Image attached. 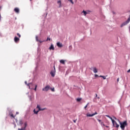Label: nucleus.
Returning a JSON list of instances; mask_svg holds the SVG:
<instances>
[{
	"label": "nucleus",
	"instance_id": "f257e3e1",
	"mask_svg": "<svg viewBox=\"0 0 130 130\" xmlns=\"http://www.w3.org/2000/svg\"><path fill=\"white\" fill-rule=\"evenodd\" d=\"M117 120L120 123V127L121 128V129L124 130V128L127 125V121H124V122H121L119 121V119H118Z\"/></svg>",
	"mask_w": 130,
	"mask_h": 130
},
{
	"label": "nucleus",
	"instance_id": "f03ea898",
	"mask_svg": "<svg viewBox=\"0 0 130 130\" xmlns=\"http://www.w3.org/2000/svg\"><path fill=\"white\" fill-rule=\"evenodd\" d=\"M129 21H130V15L127 20L121 24L120 25L121 28H122V27H123V26H125V25H127L129 23Z\"/></svg>",
	"mask_w": 130,
	"mask_h": 130
},
{
	"label": "nucleus",
	"instance_id": "7ed1b4c3",
	"mask_svg": "<svg viewBox=\"0 0 130 130\" xmlns=\"http://www.w3.org/2000/svg\"><path fill=\"white\" fill-rule=\"evenodd\" d=\"M15 120L16 122L17 123V125H20V126H22L23 123H24V122L22 119L19 120V123H18V119L15 118Z\"/></svg>",
	"mask_w": 130,
	"mask_h": 130
},
{
	"label": "nucleus",
	"instance_id": "20e7f679",
	"mask_svg": "<svg viewBox=\"0 0 130 130\" xmlns=\"http://www.w3.org/2000/svg\"><path fill=\"white\" fill-rule=\"evenodd\" d=\"M54 70H52L50 72L51 77H54L55 76V66H53Z\"/></svg>",
	"mask_w": 130,
	"mask_h": 130
},
{
	"label": "nucleus",
	"instance_id": "39448f33",
	"mask_svg": "<svg viewBox=\"0 0 130 130\" xmlns=\"http://www.w3.org/2000/svg\"><path fill=\"white\" fill-rule=\"evenodd\" d=\"M49 90H50V86L49 85H47L42 89V91H45V92H47Z\"/></svg>",
	"mask_w": 130,
	"mask_h": 130
},
{
	"label": "nucleus",
	"instance_id": "423d86ee",
	"mask_svg": "<svg viewBox=\"0 0 130 130\" xmlns=\"http://www.w3.org/2000/svg\"><path fill=\"white\" fill-rule=\"evenodd\" d=\"M14 40V42H15V43H18V42H19L20 41V38H19L17 37H15Z\"/></svg>",
	"mask_w": 130,
	"mask_h": 130
},
{
	"label": "nucleus",
	"instance_id": "0eeeda50",
	"mask_svg": "<svg viewBox=\"0 0 130 130\" xmlns=\"http://www.w3.org/2000/svg\"><path fill=\"white\" fill-rule=\"evenodd\" d=\"M49 50H54V46L53 44H51L49 48Z\"/></svg>",
	"mask_w": 130,
	"mask_h": 130
},
{
	"label": "nucleus",
	"instance_id": "6e6552de",
	"mask_svg": "<svg viewBox=\"0 0 130 130\" xmlns=\"http://www.w3.org/2000/svg\"><path fill=\"white\" fill-rule=\"evenodd\" d=\"M14 11L15 13H17V14H19L20 13V9L18 8H16L14 9Z\"/></svg>",
	"mask_w": 130,
	"mask_h": 130
},
{
	"label": "nucleus",
	"instance_id": "1a4fd4ad",
	"mask_svg": "<svg viewBox=\"0 0 130 130\" xmlns=\"http://www.w3.org/2000/svg\"><path fill=\"white\" fill-rule=\"evenodd\" d=\"M57 44V46H58V47H62V44H61L60 42H58L56 43Z\"/></svg>",
	"mask_w": 130,
	"mask_h": 130
},
{
	"label": "nucleus",
	"instance_id": "9d476101",
	"mask_svg": "<svg viewBox=\"0 0 130 130\" xmlns=\"http://www.w3.org/2000/svg\"><path fill=\"white\" fill-rule=\"evenodd\" d=\"M36 40L38 42H40V43H42V42H43V41L38 40V36H36Z\"/></svg>",
	"mask_w": 130,
	"mask_h": 130
},
{
	"label": "nucleus",
	"instance_id": "9b49d317",
	"mask_svg": "<svg viewBox=\"0 0 130 130\" xmlns=\"http://www.w3.org/2000/svg\"><path fill=\"white\" fill-rule=\"evenodd\" d=\"M25 85H26L27 86H28V87H29V89H30V85H33V84H32V83H27V81H25Z\"/></svg>",
	"mask_w": 130,
	"mask_h": 130
},
{
	"label": "nucleus",
	"instance_id": "f8f14e48",
	"mask_svg": "<svg viewBox=\"0 0 130 130\" xmlns=\"http://www.w3.org/2000/svg\"><path fill=\"white\" fill-rule=\"evenodd\" d=\"M113 125H114V124H115L116 125V127H119V125L118 124H117V122H116V121H114V122L112 123Z\"/></svg>",
	"mask_w": 130,
	"mask_h": 130
},
{
	"label": "nucleus",
	"instance_id": "ddd939ff",
	"mask_svg": "<svg viewBox=\"0 0 130 130\" xmlns=\"http://www.w3.org/2000/svg\"><path fill=\"white\" fill-rule=\"evenodd\" d=\"M93 73H94V74H96V73H98V70H97V69H96V68H93Z\"/></svg>",
	"mask_w": 130,
	"mask_h": 130
},
{
	"label": "nucleus",
	"instance_id": "4468645a",
	"mask_svg": "<svg viewBox=\"0 0 130 130\" xmlns=\"http://www.w3.org/2000/svg\"><path fill=\"white\" fill-rule=\"evenodd\" d=\"M86 116L87 117H92L93 116V114H89V113H87L86 114Z\"/></svg>",
	"mask_w": 130,
	"mask_h": 130
},
{
	"label": "nucleus",
	"instance_id": "2eb2a0df",
	"mask_svg": "<svg viewBox=\"0 0 130 130\" xmlns=\"http://www.w3.org/2000/svg\"><path fill=\"white\" fill-rule=\"evenodd\" d=\"M9 115L10 116H11V117H13V118H15V116H14V114H13V113H12V112H9Z\"/></svg>",
	"mask_w": 130,
	"mask_h": 130
},
{
	"label": "nucleus",
	"instance_id": "dca6fc26",
	"mask_svg": "<svg viewBox=\"0 0 130 130\" xmlns=\"http://www.w3.org/2000/svg\"><path fill=\"white\" fill-rule=\"evenodd\" d=\"M57 4H59V8H61V1H58Z\"/></svg>",
	"mask_w": 130,
	"mask_h": 130
},
{
	"label": "nucleus",
	"instance_id": "f3484780",
	"mask_svg": "<svg viewBox=\"0 0 130 130\" xmlns=\"http://www.w3.org/2000/svg\"><path fill=\"white\" fill-rule=\"evenodd\" d=\"M46 108H39V111H43V110H46Z\"/></svg>",
	"mask_w": 130,
	"mask_h": 130
},
{
	"label": "nucleus",
	"instance_id": "a211bd4d",
	"mask_svg": "<svg viewBox=\"0 0 130 130\" xmlns=\"http://www.w3.org/2000/svg\"><path fill=\"white\" fill-rule=\"evenodd\" d=\"M100 78H103V79L104 80H106V76L100 75Z\"/></svg>",
	"mask_w": 130,
	"mask_h": 130
},
{
	"label": "nucleus",
	"instance_id": "6ab92c4d",
	"mask_svg": "<svg viewBox=\"0 0 130 130\" xmlns=\"http://www.w3.org/2000/svg\"><path fill=\"white\" fill-rule=\"evenodd\" d=\"M34 112L35 114H38V112H39V110L38 111H36L35 109H34Z\"/></svg>",
	"mask_w": 130,
	"mask_h": 130
},
{
	"label": "nucleus",
	"instance_id": "aec40b11",
	"mask_svg": "<svg viewBox=\"0 0 130 130\" xmlns=\"http://www.w3.org/2000/svg\"><path fill=\"white\" fill-rule=\"evenodd\" d=\"M24 124V127L23 128L26 129V128L27 127V122H25Z\"/></svg>",
	"mask_w": 130,
	"mask_h": 130
},
{
	"label": "nucleus",
	"instance_id": "412c9836",
	"mask_svg": "<svg viewBox=\"0 0 130 130\" xmlns=\"http://www.w3.org/2000/svg\"><path fill=\"white\" fill-rule=\"evenodd\" d=\"M82 13H83L84 16H86V15H87V14H88V13L87 12L85 11V10H83L82 11Z\"/></svg>",
	"mask_w": 130,
	"mask_h": 130
},
{
	"label": "nucleus",
	"instance_id": "4be33fe9",
	"mask_svg": "<svg viewBox=\"0 0 130 130\" xmlns=\"http://www.w3.org/2000/svg\"><path fill=\"white\" fill-rule=\"evenodd\" d=\"M60 63H62V64H64L65 63L64 61L63 60H60Z\"/></svg>",
	"mask_w": 130,
	"mask_h": 130
},
{
	"label": "nucleus",
	"instance_id": "5701e85b",
	"mask_svg": "<svg viewBox=\"0 0 130 130\" xmlns=\"http://www.w3.org/2000/svg\"><path fill=\"white\" fill-rule=\"evenodd\" d=\"M77 102H80L81 101V100H82V98H77L76 99Z\"/></svg>",
	"mask_w": 130,
	"mask_h": 130
},
{
	"label": "nucleus",
	"instance_id": "b1692460",
	"mask_svg": "<svg viewBox=\"0 0 130 130\" xmlns=\"http://www.w3.org/2000/svg\"><path fill=\"white\" fill-rule=\"evenodd\" d=\"M28 98H29L30 101H32V96H31V95H28Z\"/></svg>",
	"mask_w": 130,
	"mask_h": 130
},
{
	"label": "nucleus",
	"instance_id": "393cba45",
	"mask_svg": "<svg viewBox=\"0 0 130 130\" xmlns=\"http://www.w3.org/2000/svg\"><path fill=\"white\" fill-rule=\"evenodd\" d=\"M25 128H24V127H21V128H18V130H25Z\"/></svg>",
	"mask_w": 130,
	"mask_h": 130
},
{
	"label": "nucleus",
	"instance_id": "a878e982",
	"mask_svg": "<svg viewBox=\"0 0 130 130\" xmlns=\"http://www.w3.org/2000/svg\"><path fill=\"white\" fill-rule=\"evenodd\" d=\"M50 90H51V91H52V92H54V91H55V90H54V88H52L50 87Z\"/></svg>",
	"mask_w": 130,
	"mask_h": 130
},
{
	"label": "nucleus",
	"instance_id": "bb28decb",
	"mask_svg": "<svg viewBox=\"0 0 130 130\" xmlns=\"http://www.w3.org/2000/svg\"><path fill=\"white\" fill-rule=\"evenodd\" d=\"M17 36H18V37H19V38H20V37H21V35H20V34L17 33Z\"/></svg>",
	"mask_w": 130,
	"mask_h": 130
},
{
	"label": "nucleus",
	"instance_id": "cd10ccee",
	"mask_svg": "<svg viewBox=\"0 0 130 130\" xmlns=\"http://www.w3.org/2000/svg\"><path fill=\"white\" fill-rule=\"evenodd\" d=\"M35 91H36L37 90V85H35V88H34Z\"/></svg>",
	"mask_w": 130,
	"mask_h": 130
},
{
	"label": "nucleus",
	"instance_id": "c85d7f7f",
	"mask_svg": "<svg viewBox=\"0 0 130 130\" xmlns=\"http://www.w3.org/2000/svg\"><path fill=\"white\" fill-rule=\"evenodd\" d=\"M88 105H89V103L87 104V105L84 107V109H86V107H88Z\"/></svg>",
	"mask_w": 130,
	"mask_h": 130
},
{
	"label": "nucleus",
	"instance_id": "c756f323",
	"mask_svg": "<svg viewBox=\"0 0 130 130\" xmlns=\"http://www.w3.org/2000/svg\"><path fill=\"white\" fill-rule=\"evenodd\" d=\"M110 119H111V120L112 121V123H113V122H114V121H115V120H114L113 119H112V117Z\"/></svg>",
	"mask_w": 130,
	"mask_h": 130
},
{
	"label": "nucleus",
	"instance_id": "7c9ffc66",
	"mask_svg": "<svg viewBox=\"0 0 130 130\" xmlns=\"http://www.w3.org/2000/svg\"><path fill=\"white\" fill-rule=\"evenodd\" d=\"M13 124H14V127H16L17 125H16V123L15 122H13Z\"/></svg>",
	"mask_w": 130,
	"mask_h": 130
},
{
	"label": "nucleus",
	"instance_id": "2f4dec72",
	"mask_svg": "<svg viewBox=\"0 0 130 130\" xmlns=\"http://www.w3.org/2000/svg\"><path fill=\"white\" fill-rule=\"evenodd\" d=\"M43 16H45V18H46V16H47V13H45V14L43 15Z\"/></svg>",
	"mask_w": 130,
	"mask_h": 130
},
{
	"label": "nucleus",
	"instance_id": "473e14b6",
	"mask_svg": "<svg viewBox=\"0 0 130 130\" xmlns=\"http://www.w3.org/2000/svg\"><path fill=\"white\" fill-rule=\"evenodd\" d=\"M70 1V2L72 4V5H74V2H73V0H68Z\"/></svg>",
	"mask_w": 130,
	"mask_h": 130
},
{
	"label": "nucleus",
	"instance_id": "72a5a7b5",
	"mask_svg": "<svg viewBox=\"0 0 130 130\" xmlns=\"http://www.w3.org/2000/svg\"><path fill=\"white\" fill-rule=\"evenodd\" d=\"M97 114V112H95L93 114H92V115L94 116V115H96Z\"/></svg>",
	"mask_w": 130,
	"mask_h": 130
},
{
	"label": "nucleus",
	"instance_id": "f704fd0d",
	"mask_svg": "<svg viewBox=\"0 0 130 130\" xmlns=\"http://www.w3.org/2000/svg\"><path fill=\"white\" fill-rule=\"evenodd\" d=\"M48 40L50 41V38H47L46 41H48Z\"/></svg>",
	"mask_w": 130,
	"mask_h": 130
},
{
	"label": "nucleus",
	"instance_id": "c9c22d12",
	"mask_svg": "<svg viewBox=\"0 0 130 130\" xmlns=\"http://www.w3.org/2000/svg\"><path fill=\"white\" fill-rule=\"evenodd\" d=\"M37 108H38V109H39V108H40V106L38 105L37 107Z\"/></svg>",
	"mask_w": 130,
	"mask_h": 130
},
{
	"label": "nucleus",
	"instance_id": "e433bc0d",
	"mask_svg": "<svg viewBox=\"0 0 130 130\" xmlns=\"http://www.w3.org/2000/svg\"><path fill=\"white\" fill-rule=\"evenodd\" d=\"M101 124L102 125H104V123L103 122H101Z\"/></svg>",
	"mask_w": 130,
	"mask_h": 130
},
{
	"label": "nucleus",
	"instance_id": "4c0bfd02",
	"mask_svg": "<svg viewBox=\"0 0 130 130\" xmlns=\"http://www.w3.org/2000/svg\"><path fill=\"white\" fill-rule=\"evenodd\" d=\"M106 116L107 117H108L109 118V117H110V116L108 115H106Z\"/></svg>",
	"mask_w": 130,
	"mask_h": 130
},
{
	"label": "nucleus",
	"instance_id": "58836bf2",
	"mask_svg": "<svg viewBox=\"0 0 130 130\" xmlns=\"http://www.w3.org/2000/svg\"><path fill=\"white\" fill-rule=\"evenodd\" d=\"M113 118L114 119H115V120H117L118 119H117V118H116V117H113Z\"/></svg>",
	"mask_w": 130,
	"mask_h": 130
},
{
	"label": "nucleus",
	"instance_id": "ea45409f",
	"mask_svg": "<svg viewBox=\"0 0 130 130\" xmlns=\"http://www.w3.org/2000/svg\"><path fill=\"white\" fill-rule=\"evenodd\" d=\"M98 120L99 122H101V120L98 119Z\"/></svg>",
	"mask_w": 130,
	"mask_h": 130
},
{
	"label": "nucleus",
	"instance_id": "a19ab883",
	"mask_svg": "<svg viewBox=\"0 0 130 130\" xmlns=\"http://www.w3.org/2000/svg\"><path fill=\"white\" fill-rule=\"evenodd\" d=\"M94 76H95V77H98V75L95 74V75H94Z\"/></svg>",
	"mask_w": 130,
	"mask_h": 130
},
{
	"label": "nucleus",
	"instance_id": "79ce46f5",
	"mask_svg": "<svg viewBox=\"0 0 130 130\" xmlns=\"http://www.w3.org/2000/svg\"><path fill=\"white\" fill-rule=\"evenodd\" d=\"M117 82H119V78H117Z\"/></svg>",
	"mask_w": 130,
	"mask_h": 130
},
{
	"label": "nucleus",
	"instance_id": "37998d69",
	"mask_svg": "<svg viewBox=\"0 0 130 130\" xmlns=\"http://www.w3.org/2000/svg\"><path fill=\"white\" fill-rule=\"evenodd\" d=\"M127 73H130V69L127 71Z\"/></svg>",
	"mask_w": 130,
	"mask_h": 130
},
{
	"label": "nucleus",
	"instance_id": "c03bdc74",
	"mask_svg": "<svg viewBox=\"0 0 130 130\" xmlns=\"http://www.w3.org/2000/svg\"><path fill=\"white\" fill-rule=\"evenodd\" d=\"M16 115L19 114V112H16Z\"/></svg>",
	"mask_w": 130,
	"mask_h": 130
},
{
	"label": "nucleus",
	"instance_id": "a18cd8bd",
	"mask_svg": "<svg viewBox=\"0 0 130 130\" xmlns=\"http://www.w3.org/2000/svg\"><path fill=\"white\" fill-rule=\"evenodd\" d=\"M73 121L74 122L76 123V122L77 121V120H74Z\"/></svg>",
	"mask_w": 130,
	"mask_h": 130
},
{
	"label": "nucleus",
	"instance_id": "49530a36",
	"mask_svg": "<svg viewBox=\"0 0 130 130\" xmlns=\"http://www.w3.org/2000/svg\"><path fill=\"white\" fill-rule=\"evenodd\" d=\"M36 69H37V66H36V67L35 68V70H36Z\"/></svg>",
	"mask_w": 130,
	"mask_h": 130
},
{
	"label": "nucleus",
	"instance_id": "de8ad7c7",
	"mask_svg": "<svg viewBox=\"0 0 130 130\" xmlns=\"http://www.w3.org/2000/svg\"><path fill=\"white\" fill-rule=\"evenodd\" d=\"M95 97H97V94H95Z\"/></svg>",
	"mask_w": 130,
	"mask_h": 130
},
{
	"label": "nucleus",
	"instance_id": "09e8293b",
	"mask_svg": "<svg viewBox=\"0 0 130 130\" xmlns=\"http://www.w3.org/2000/svg\"><path fill=\"white\" fill-rule=\"evenodd\" d=\"M128 13H130V10H129V11H128Z\"/></svg>",
	"mask_w": 130,
	"mask_h": 130
},
{
	"label": "nucleus",
	"instance_id": "8fccbe9b",
	"mask_svg": "<svg viewBox=\"0 0 130 130\" xmlns=\"http://www.w3.org/2000/svg\"><path fill=\"white\" fill-rule=\"evenodd\" d=\"M112 117L110 116V117L109 118H110V119Z\"/></svg>",
	"mask_w": 130,
	"mask_h": 130
},
{
	"label": "nucleus",
	"instance_id": "3c124183",
	"mask_svg": "<svg viewBox=\"0 0 130 130\" xmlns=\"http://www.w3.org/2000/svg\"><path fill=\"white\" fill-rule=\"evenodd\" d=\"M15 20H17V18H15Z\"/></svg>",
	"mask_w": 130,
	"mask_h": 130
},
{
	"label": "nucleus",
	"instance_id": "603ef678",
	"mask_svg": "<svg viewBox=\"0 0 130 130\" xmlns=\"http://www.w3.org/2000/svg\"><path fill=\"white\" fill-rule=\"evenodd\" d=\"M27 94H29V92H27Z\"/></svg>",
	"mask_w": 130,
	"mask_h": 130
},
{
	"label": "nucleus",
	"instance_id": "864d4df0",
	"mask_svg": "<svg viewBox=\"0 0 130 130\" xmlns=\"http://www.w3.org/2000/svg\"><path fill=\"white\" fill-rule=\"evenodd\" d=\"M32 0H30V2H31Z\"/></svg>",
	"mask_w": 130,
	"mask_h": 130
},
{
	"label": "nucleus",
	"instance_id": "5fc2aeb1",
	"mask_svg": "<svg viewBox=\"0 0 130 130\" xmlns=\"http://www.w3.org/2000/svg\"><path fill=\"white\" fill-rule=\"evenodd\" d=\"M98 99H99V98H98Z\"/></svg>",
	"mask_w": 130,
	"mask_h": 130
}]
</instances>
